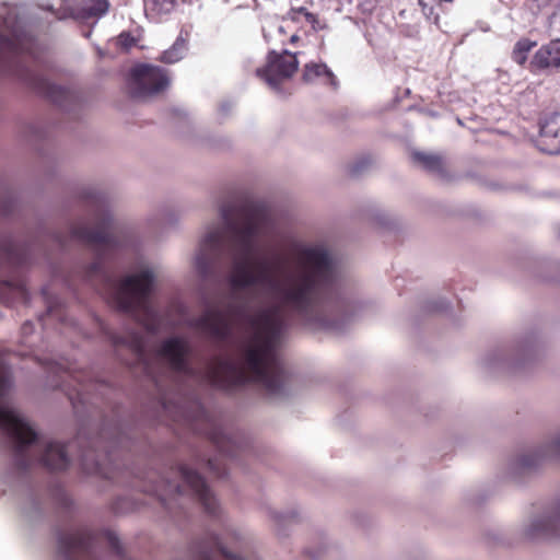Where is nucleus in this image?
Returning <instances> with one entry per match:
<instances>
[{
	"instance_id": "obj_1",
	"label": "nucleus",
	"mask_w": 560,
	"mask_h": 560,
	"mask_svg": "<svg viewBox=\"0 0 560 560\" xmlns=\"http://www.w3.org/2000/svg\"><path fill=\"white\" fill-rule=\"evenodd\" d=\"M220 217L231 257L228 275L234 294L247 292L228 307L208 305L199 317H185L184 325L215 339H224L233 320L248 325L250 337L237 362L215 358L198 373L190 368L186 338L165 339L158 352L174 371L192 375L220 388L259 383L275 398L288 394V376L277 348L292 314L311 329L330 326L326 292L336 278V266L322 243L276 231L268 213L254 203L222 205Z\"/></svg>"
},
{
	"instance_id": "obj_2",
	"label": "nucleus",
	"mask_w": 560,
	"mask_h": 560,
	"mask_svg": "<svg viewBox=\"0 0 560 560\" xmlns=\"http://www.w3.org/2000/svg\"><path fill=\"white\" fill-rule=\"evenodd\" d=\"M158 275L155 267L141 265L120 280H110L107 289L109 301L151 334L158 332L161 326V317L150 299Z\"/></svg>"
},
{
	"instance_id": "obj_3",
	"label": "nucleus",
	"mask_w": 560,
	"mask_h": 560,
	"mask_svg": "<svg viewBox=\"0 0 560 560\" xmlns=\"http://www.w3.org/2000/svg\"><path fill=\"white\" fill-rule=\"evenodd\" d=\"M11 389V372L0 361V430L15 443L18 452L22 453L37 435L31 423L10 404Z\"/></svg>"
},
{
	"instance_id": "obj_4",
	"label": "nucleus",
	"mask_w": 560,
	"mask_h": 560,
	"mask_svg": "<svg viewBox=\"0 0 560 560\" xmlns=\"http://www.w3.org/2000/svg\"><path fill=\"white\" fill-rule=\"evenodd\" d=\"M538 350V339L526 335L488 351L482 358V365L492 373L514 374L532 361Z\"/></svg>"
},
{
	"instance_id": "obj_5",
	"label": "nucleus",
	"mask_w": 560,
	"mask_h": 560,
	"mask_svg": "<svg viewBox=\"0 0 560 560\" xmlns=\"http://www.w3.org/2000/svg\"><path fill=\"white\" fill-rule=\"evenodd\" d=\"M167 71L153 65L140 63L132 67L127 78V92L135 100L154 96L170 85Z\"/></svg>"
},
{
	"instance_id": "obj_6",
	"label": "nucleus",
	"mask_w": 560,
	"mask_h": 560,
	"mask_svg": "<svg viewBox=\"0 0 560 560\" xmlns=\"http://www.w3.org/2000/svg\"><path fill=\"white\" fill-rule=\"evenodd\" d=\"M523 535L532 540L560 539V497L526 520Z\"/></svg>"
},
{
	"instance_id": "obj_7",
	"label": "nucleus",
	"mask_w": 560,
	"mask_h": 560,
	"mask_svg": "<svg viewBox=\"0 0 560 560\" xmlns=\"http://www.w3.org/2000/svg\"><path fill=\"white\" fill-rule=\"evenodd\" d=\"M35 459L49 472L66 471L70 464L68 441L56 436L43 439L36 446Z\"/></svg>"
},
{
	"instance_id": "obj_8",
	"label": "nucleus",
	"mask_w": 560,
	"mask_h": 560,
	"mask_svg": "<svg viewBox=\"0 0 560 560\" xmlns=\"http://www.w3.org/2000/svg\"><path fill=\"white\" fill-rule=\"evenodd\" d=\"M558 463H560V432L536 448L517 456L513 462V467L517 471L529 472L540 469L546 464Z\"/></svg>"
},
{
	"instance_id": "obj_9",
	"label": "nucleus",
	"mask_w": 560,
	"mask_h": 560,
	"mask_svg": "<svg viewBox=\"0 0 560 560\" xmlns=\"http://www.w3.org/2000/svg\"><path fill=\"white\" fill-rule=\"evenodd\" d=\"M299 61L296 55L288 50L282 54L271 51L267 58V65L258 68L256 73L259 78L272 89H278L279 84L290 79L298 70Z\"/></svg>"
},
{
	"instance_id": "obj_10",
	"label": "nucleus",
	"mask_w": 560,
	"mask_h": 560,
	"mask_svg": "<svg viewBox=\"0 0 560 560\" xmlns=\"http://www.w3.org/2000/svg\"><path fill=\"white\" fill-rule=\"evenodd\" d=\"M175 474L189 487L207 513L215 515L219 512L220 505L217 498L197 471L187 465H180Z\"/></svg>"
},
{
	"instance_id": "obj_11",
	"label": "nucleus",
	"mask_w": 560,
	"mask_h": 560,
	"mask_svg": "<svg viewBox=\"0 0 560 560\" xmlns=\"http://www.w3.org/2000/svg\"><path fill=\"white\" fill-rule=\"evenodd\" d=\"M222 238L223 232L218 224H211L207 228L194 257V267L200 276L208 275L211 265V253L220 247Z\"/></svg>"
},
{
	"instance_id": "obj_12",
	"label": "nucleus",
	"mask_w": 560,
	"mask_h": 560,
	"mask_svg": "<svg viewBox=\"0 0 560 560\" xmlns=\"http://www.w3.org/2000/svg\"><path fill=\"white\" fill-rule=\"evenodd\" d=\"M110 340L116 347L128 348L136 355L138 362L143 365L145 372L151 374L145 339L140 332L127 330L125 335L112 334Z\"/></svg>"
},
{
	"instance_id": "obj_13",
	"label": "nucleus",
	"mask_w": 560,
	"mask_h": 560,
	"mask_svg": "<svg viewBox=\"0 0 560 560\" xmlns=\"http://www.w3.org/2000/svg\"><path fill=\"white\" fill-rule=\"evenodd\" d=\"M549 67H560V39L551 40L547 45L541 46L530 61L533 70Z\"/></svg>"
},
{
	"instance_id": "obj_14",
	"label": "nucleus",
	"mask_w": 560,
	"mask_h": 560,
	"mask_svg": "<svg viewBox=\"0 0 560 560\" xmlns=\"http://www.w3.org/2000/svg\"><path fill=\"white\" fill-rule=\"evenodd\" d=\"M51 542L55 560H70V529L67 523L52 528Z\"/></svg>"
},
{
	"instance_id": "obj_15",
	"label": "nucleus",
	"mask_w": 560,
	"mask_h": 560,
	"mask_svg": "<svg viewBox=\"0 0 560 560\" xmlns=\"http://www.w3.org/2000/svg\"><path fill=\"white\" fill-rule=\"evenodd\" d=\"M108 222H109V217L107 215L104 219V222L102 223L101 226H98L94 230L83 231L82 233L78 232L72 226V240L75 236H81L86 242H89L95 246L109 247L112 244V235H110L109 231L107 230V226H105V223H108Z\"/></svg>"
},
{
	"instance_id": "obj_16",
	"label": "nucleus",
	"mask_w": 560,
	"mask_h": 560,
	"mask_svg": "<svg viewBox=\"0 0 560 560\" xmlns=\"http://www.w3.org/2000/svg\"><path fill=\"white\" fill-rule=\"evenodd\" d=\"M109 9L108 0H79L75 15L80 19H100Z\"/></svg>"
},
{
	"instance_id": "obj_17",
	"label": "nucleus",
	"mask_w": 560,
	"mask_h": 560,
	"mask_svg": "<svg viewBox=\"0 0 560 560\" xmlns=\"http://www.w3.org/2000/svg\"><path fill=\"white\" fill-rule=\"evenodd\" d=\"M412 159L427 171L439 175L446 176L445 161L442 156L433 153L413 152Z\"/></svg>"
},
{
	"instance_id": "obj_18",
	"label": "nucleus",
	"mask_w": 560,
	"mask_h": 560,
	"mask_svg": "<svg viewBox=\"0 0 560 560\" xmlns=\"http://www.w3.org/2000/svg\"><path fill=\"white\" fill-rule=\"evenodd\" d=\"M303 80L310 83L323 80L325 83L335 84V75L325 63L310 62L305 65Z\"/></svg>"
},
{
	"instance_id": "obj_19",
	"label": "nucleus",
	"mask_w": 560,
	"mask_h": 560,
	"mask_svg": "<svg viewBox=\"0 0 560 560\" xmlns=\"http://www.w3.org/2000/svg\"><path fill=\"white\" fill-rule=\"evenodd\" d=\"M26 295L25 288L18 282L0 280V299L9 303L11 300L24 299Z\"/></svg>"
},
{
	"instance_id": "obj_20",
	"label": "nucleus",
	"mask_w": 560,
	"mask_h": 560,
	"mask_svg": "<svg viewBox=\"0 0 560 560\" xmlns=\"http://www.w3.org/2000/svg\"><path fill=\"white\" fill-rule=\"evenodd\" d=\"M187 49L188 47L186 40L182 37H178L172 47L163 51L160 60L168 65L175 63L185 57Z\"/></svg>"
},
{
	"instance_id": "obj_21",
	"label": "nucleus",
	"mask_w": 560,
	"mask_h": 560,
	"mask_svg": "<svg viewBox=\"0 0 560 560\" xmlns=\"http://www.w3.org/2000/svg\"><path fill=\"white\" fill-rule=\"evenodd\" d=\"M152 492L162 502H166L168 498L183 493V488L177 483H173L170 479H163L158 486H154Z\"/></svg>"
},
{
	"instance_id": "obj_22",
	"label": "nucleus",
	"mask_w": 560,
	"mask_h": 560,
	"mask_svg": "<svg viewBox=\"0 0 560 560\" xmlns=\"http://www.w3.org/2000/svg\"><path fill=\"white\" fill-rule=\"evenodd\" d=\"M537 45L536 42L530 40L528 38H522L520 39L512 52L513 60L518 65H524L527 60V54Z\"/></svg>"
},
{
	"instance_id": "obj_23",
	"label": "nucleus",
	"mask_w": 560,
	"mask_h": 560,
	"mask_svg": "<svg viewBox=\"0 0 560 560\" xmlns=\"http://www.w3.org/2000/svg\"><path fill=\"white\" fill-rule=\"evenodd\" d=\"M560 131V115L548 118L540 127V142L547 139H556Z\"/></svg>"
},
{
	"instance_id": "obj_24",
	"label": "nucleus",
	"mask_w": 560,
	"mask_h": 560,
	"mask_svg": "<svg viewBox=\"0 0 560 560\" xmlns=\"http://www.w3.org/2000/svg\"><path fill=\"white\" fill-rule=\"evenodd\" d=\"M145 3L152 14L162 16L175 9L176 0H145Z\"/></svg>"
},
{
	"instance_id": "obj_25",
	"label": "nucleus",
	"mask_w": 560,
	"mask_h": 560,
	"mask_svg": "<svg viewBox=\"0 0 560 560\" xmlns=\"http://www.w3.org/2000/svg\"><path fill=\"white\" fill-rule=\"evenodd\" d=\"M269 516L273 521L275 526L281 527V526L294 521L298 517V513L293 509L285 510V511L270 510Z\"/></svg>"
},
{
	"instance_id": "obj_26",
	"label": "nucleus",
	"mask_w": 560,
	"mask_h": 560,
	"mask_svg": "<svg viewBox=\"0 0 560 560\" xmlns=\"http://www.w3.org/2000/svg\"><path fill=\"white\" fill-rule=\"evenodd\" d=\"M451 2H453V0H418V4L420 5L425 18H434V20H438V15L434 12L435 7Z\"/></svg>"
},
{
	"instance_id": "obj_27",
	"label": "nucleus",
	"mask_w": 560,
	"mask_h": 560,
	"mask_svg": "<svg viewBox=\"0 0 560 560\" xmlns=\"http://www.w3.org/2000/svg\"><path fill=\"white\" fill-rule=\"evenodd\" d=\"M91 540H92V535L90 533L77 530V529L74 530L72 528V538H71L72 551L74 550V548L89 547L91 544Z\"/></svg>"
},
{
	"instance_id": "obj_28",
	"label": "nucleus",
	"mask_w": 560,
	"mask_h": 560,
	"mask_svg": "<svg viewBox=\"0 0 560 560\" xmlns=\"http://www.w3.org/2000/svg\"><path fill=\"white\" fill-rule=\"evenodd\" d=\"M137 40L138 39L128 32H122L117 37V44L124 49H129L135 46Z\"/></svg>"
},
{
	"instance_id": "obj_29",
	"label": "nucleus",
	"mask_w": 560,
	"mask_h": 560,
	"mask_svg": "<svg viewBox=\"0 0 560 560\" xmlns=\"http://www.w3.org/2000/svg\"><path fill=\"white\" fill-rule=\"evenodd\" d=\"M296 13L299 15H303L306 20V22H308L313 28H323V24L320 23V21L317 19V16L311 12H307L304 8H300Z\"/></svg>"
},
{
	"instance_id": "obj_30",
	"label": "nucleus",
	"mask_w": 560,
	"mask_h": 560,
	"mask_svg": "<svg viewBox=\"0 0 560 560\" xmlns=\"http://www.w3.org/2000/svg\"><path fill=\"white\" fill-rule=\"evenodd\" d=\"M296 13L299 15H303L306 20V22H308L313 28H323V24L320 23V21L317 19V16L311 12H307L304 8H300Z\"/></svg>"
},
{
	"instance_id": "obj_31",
	"label": "nucleus",
	"mask_w": 560,
	"mask_h": 560,
	"mask_svg": "<svg viewBox=\"0 0 560 560\" xmlns=\"http://www.w3.org/2000/svg\"><path fill=\"white\" fill-rule=\"evenodd\" d=\"M105 539L107 545L117 553L120 555V544L119 538L117 535L113 532H106L105 533Z\"/></svg>"
},
{
	"instance_id": "obj_32",
	"label": "nucleus",
	"mask_w": 560,
	"mask_h": 560,
	"mask_svg": "<svg viewBox=\"0 0 560 560\" xmlns=\"http://www.w3.org/2000/svg\"><path fill=\"white\" fill-rule=\"evenodd\" d=\"M217 547L220 549V551L224 555L225 558L228 559H231V560H245L244 558L240 557V556H236V555H232L230 552H228L221 545L220 542H217Z\"/></svg>"
},
{
	"instance_id": "obj_33",
	"label": "nucleus",
	"mask_w": 560,
	"mask_h": 560,
	"mask_svg": "<svg viewBox=\"0 0 560 560\" xmlns=\"http://www.w3.org/2000/svg\"><path fill=\"white\" fill-rule=\"evenodd\" d=\"M532 3V9L540 10L548 5L550 0H528Z\"/></svg>"
},
{
	"instance_id": "obj_34",
	"label": "nucleus",
	"mask_w": 560,
	"mask_h": 560,
	"mask_svg": "<svg viewBox=\"0 0 560 560\" xmlns=\"http://www.w3.org/2000/svg\"><path fill=\"white\" fill-rule=\"evenodd\" d=\"M197 560H212V559L208 552L201 550L199 558Z\"/></svg>"
},
{
	"instance_id": "obj_35",
	"label": "nucleus",
	"mask_w": 560,
	"mask_h": 560,
	"mask_svg": "<svg viewBox=\"0 0 560 560\" xmlns=\"http://www.w3.org/2000/svg\"><path fill=\"white\" fill-rule=\"evenodd\" d=\"M85 469L89 470V471L96 472V474H103L101 468L98 467V465H96L93 469L88 468V467H85Z\"/></svg>"
},
{
	"instance_id": "obj_36",
	"label": "nucleus",
	"mask_w": 560,
	"mask_h": 560,
	"mask_svg": "<svg viewBox=\"0 0 560 560\" xmlns=\"http://www.w3.org/2000/svg\"><path fill=\"white\" fill-rule=\"evenodd\" d=\"M549 153H557L559 151L558 145H555L552 149L547 150Z\"/></svg>"
},
{
	"instance_id": "obj_37",
	"label": "nucleus",
	"mask_w": 560,
	"mask_h": 560,
	"mask_svg": "<svg viewBox=\"0 0 560 560\" xmlns=\"http://www.w3.org/2000/svg\"><path fill=\"white\" fill-rule=\"evenodd\" d=\"M209 468H210L211 470H213V471L215 470V465H214V463H213V462H211V460H209Z\"/></svg>"
},
{
	"instance_id": "obj_38",
	"label": "nucleus",
	"mask_w": 560,
	"mask_h": 560,
	"mask_svg": "<svg viewBox=\"0 0 560 560\" xmlns=\"http://www.w3.org/2000/svg\"><path fill=\"white\" fill-rule=\"evenodd\" d=\"M179 312L184 316L185 315V307L184 306H179Z\"/></svg>"
},
{
	"instance_id": "obj_39",
	"label": "nucleus",
	"mask_w": 560,
	"mask_h": 560,
	"mask_svg": "<svg viewBox=\"0 0 560 560\" xmlns=\"http://www.w3.org/2000/svg\"><path fill=\"white\" fill-rule=\"evenodd\" d=\"M215 443H217L218 445H220V447H222V448H223V444H222V442H220L219 440H215Z\"/></svg>"
},
{
	"instance_id": "obj_40",
	"label": "nucleus",
	"mask_w": 560,
	"mask_h": 560,
	"mask_svg": "<svg viewBox=\"0 0 560 560\" xmlns=\"http://www.w3.org/2000/svg\"><path fill=\"white\" fill-rule=\"evenodd\" d=\"M296 39V35L291 36V40L294 42Z\"/></svg>"
},
{
	"instance_id": "obj_41",
	"label": "nucleus",
	"mask_w": 560,
	"mask_h": 560,
	"mask_svg": "<svg viewBox=\"0 0 560 560\" xmlns=\"http://www.w3.org/2000/svg\"><path fill=\"white\" fill-rule=\"evenodd\" d=\"M308 552H310V555H311L313 558L318 557V555H314V553H312L311 551H308Z\"/></svg>"
}]
</instances>
